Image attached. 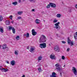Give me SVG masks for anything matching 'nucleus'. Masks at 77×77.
I'll return each mask as SVG.
<instances>
[{"mask_svg":"<svg viewBox=\"0 0 77 77\" xmlns=\"http://www.w3.org/2000/svg\"><path fill=\"white\" fill-rule=\"evenodd\" d=\"M46 42V37L44 35H42L40 37V38L39 42L42 43V42Z\"/></svg>","mask_w":77,"mask_h":77,"instance_id":"nucleus-1","label":"nucleus"},{"mask_svg":"<svg viewBox=\"0 0 77 77\" xmlns=\"http://www.w3.org/2000/svg\"><path fill=\"white\" fill-rule=\"evenodd\" d=\"M60 24V22H58L54 24V25L55 26L54 27L56 29H60V26L59 25V24Z\"/></svg>","mask_w":77,"mask_h":77,"instance_id":"nucleus-2","label":"nucleus"},{"mask_svg":"<svg viewBox=\"0 0 77 77\" xmlns=\"http://www.w3.org/2000/svg\"><path fill=\"white\" fill-rule=\"evenodd\" d=\"M40 47L41 48H44L46 47V44L44 43H41L40 44Z\"/></svg>","mask_w":77,"mask_h":77,"instance_id":"nucleus-3","label":"nucleus"},{"mask_svg":"<svg viewBox=\"0 0 77 77\" xmlns=\"http://www.w3.org/2000/svg\"><path fill=\"white\" fill-rule=\"evenodd\" d=\"M72 71L75 75H77V69L74 67H72Z\"/></svg>","mask_w":77,"mask_h":77,"instance_id":"nucleus-4","label":"nucleus"},{"mask_svg":"<svg viewBox=\"0 0 77 77\" xmlns=\"http://www.w3.org/2000/svg\"><path fill=\"white\" fill-rule=\"evenodd\" d=\"M54 50L55 51L59 52L60 49H59V46H58L57 45L55 46L54 48Z\"/></svg>","mask_w":77,"mask_h":77,"instance_id":"nucleus-5","label":"nucleus"},{"mask_svg":"<svg viewBox=\"0 0 77 77\" xmlns=\"http://www.w3.org/2000/svg\"><path fill=\"white\" fill-rule=\"evenodd\" d=\"M35 50V48L34 46H31L29 51L31 53H33Z\"/></svg>","mask_w":77,"mask_h":77,"instance_id":"nucleus-6","label":"nucleus"},{"mask_svg":"<svg viewBox=\"0 0 77 77\" xmlns=\"http://www.w3.org/2000/svg\"><path fill=\"white\" fill-rule=\"evenodd\" d=\"M49 5H50V6L52 8H55L56 7V5L53 3L51 2L49 3Z\"/></svg>","mask_w":77,"mask_h":77,"instance_id":"nucleus-7","label":"nucleus"},{"mask_svg":"<svg viewBox=\"0 0 77 77\" xmlns=\"http://www.w3.org/2000/svg\"><path fill=\"white\" fill-rule=\"evenodd\" d=\"M7 48H7V45L5 44H4L3 45H2V49H3V50H5V49H6Z\"/></svg>","mask_w":77,"mask_h":77,"instance_id":"nucleus-8","label":"nucleus"},{"mask_svg":"<svg viewBox=\"0 0 77 77\" xmlns=\"http://www.w3.org/2000/svg\"><path fill=\"white\" fill-rule=\"evenodd\" d=\"M10 63L12 66H14L15 64V62L14 60H12L11 62Z\"/></svg>","mask_w":77,"mask_h":77,"instance_id":"nucleus-9","label":"nucleus"},{"mask_svg":"<svg viewBox=\"0 0 77 77\" xmlns=\"http://www.w3.org/2000/svg\"><path fill=\"white\" fill-rule=\"evenodd\" d=\"M41 22V20L37 19L35 20V23L36 24H39Z\"/></svg>","mask_w":77,"mask_h":77,"instance_id":"nucleus-10","label":"nucleus"},{"mask_svg":"<svg viewBox=\"0 0 77 77\" xmlns=\"http://www.w3.org/2000/svg\"><path fill=\"white\" fill-rule=\"evenodd\" d=\"M50 57L51 59H54L55 57H54V55H51L50 56Z\"/></svg>","mask_w":77,"mask_h":77,"instance_id":"nucleus-11","label":"nucleus"},{"mask_svg":"<svg viewBox=\"0 0 77 77\" xmlns=\"http://www.w3.org/2000/svg\"><path fill=\"white\" fill-rule=\"evenodd\" d=\"M8 71V69L3 68V69L2 70V72H7Z\"/></svg>","mask_w":77,"mask_h":77,"instance_id":"nucleus-12","label":"nucleus"},{"mask_svg":"<svg viewBox=\"0 0 77 77\" xmlns=\"http://www.w3.org/2000/svg\"><path fill=\"white\" fill-rule=\"evenodd\" d=\"M13 29L14 27H13L12 26H9V30H12Z\"/></svg>","mask_w":77,"mask_h":77,"instance_id":"nucleus-13","label":"nucleus"},{"mask_svg":"<svg viewBox=\"0 0 77 77\" xmlns=\"http://www.w3.org/2000/svg\"><path fill=\"white\" fill-rule=\"evenodd\" d=\"M74 38L75 39H77V32L75 33Z\"/></svg>","mask_w":77,"mask_h":77,"instance_id":"nucleus-14","label":"nucleus"},{"mask_svg":"<svg viewBox=\"0 0 77 77\" xmlns=\"http://www.w3.org/2000/svg\"><path fill=\"white\" fill-rule=\"evenodd\" d=\"M19 52V51H15L14 52V54H15V55H16V56H17L18 54V53Z\"/></svg>","mask_w":77,"mask_h":77,"instance_id":"nucleus-15","label":"nucleus"},{"mask_svg":"<svg viewBox=\"0 0 77 77\" xmlns=\"http://www.w3.org/2000/svg\"><path fill=\"white\" fill-rule=\"evenodd\" d=\"M0 31L1 33H3V28L2 27H0Z\"/></svg>","mask_w":77,"mask_h":77,"instance_id":"nucleus-16","label":"nucleus"},{"mask_svg":"<svg viewBox=\"0 0 77 77\" xmlns=\"http://www.w3.org/2000/svg\"><path fill=\"white\" fill-rule=\"evenodd\" d=\"M37 33V32H32V35H33V36H35V35H36Z\"/></svg>","mask_w":77,"mask_h":77,"instance_id":"nucleus-17","label":"nucleus"},{"mask_svg":"<svg viewBox=\"0 0 77 77\" xmlns=\"http://www.w3.org/2000/svg\"><path fill=\"white\" fill-rule=\"evenodd\" d=\"M68 44H70V42H71V40L70 39H69V38L68 37Z\"/></svg>","mask_w":77,"mask_h":77,"instance_id":"nucleus-18","label":"nucleus"},{"mask_svg":"<svg viewBox=\"0 0 77 77\" xmlns=\"http://www.w3.org/2000/svg\"><path fill=\"white\" fill-rule=\"evenodd\" d=\"M12 4L13 5H14V6H16V5H17L18 4V2H13Z\"/></svg>","mask_w":77,"mask_h":77,"instance_id":"nucleus-19","label":"nucleus"},{"mask_svg":"<svg viewBox=\"0 0 77 77\" xmlns=\"http://www.w3.org/2000/svg\"><path fill=\"white\" fill-rule=\"evenodd\" d=\"M42 59V56H39L38 57V60H41Z\"/></svg>","mask_w":77,"mask_h":77,"instance_id":"nucleus-20","label":"nucleus"},{"mask_svg":"<svg viewBox=\"0 0 77 77\" xmlns=\"http://www.w3.org/2000/svg\"><path fill=\"white\" fill-rule=\"evenodd\" d=\"M5 24L7 25H9V21L8 20H6L5 22Z\"/></svg>","mask_w":77,"mask_h":77,"instance_id":"nucleus-21","label":"nucleus"},{"mask_svg":"<svg viewBox=\"0 0 77 77\" xmlns=\"http://www.w3.org/2000/svg\"><path fill=\"white\" fill-rule=\"evenodd\" d=\"M12 32L14 34V33H15V28H13V29H12Z\"/></svg>","mask_w":77,"mask_h":77,"instance_id":"nucleus-22","label":"nucleus"},{"mask_svg":"<svg viewBox=\"0 0 77 77\" xmlns=\"http://www.w3.org/2000/svg\"><path fill=\"white\" fill-rule=\"evenodd\" d=\"M16 39L17 40H18L20 39V36H17L16 37Z\"/></svg>","mask_w":77,"mask_h":77,"instance_id":"nucleus-23","label":"nucleus"},{"mask_svg":"<svg viewBox=\"0 0 77 77\" xmlns=\"http://www.w3.org/2000/svg\"><path fill=\"white\" fill-rule=\"evenodd\" d=\"M3 20V17H2V16H0V21H2Z\"/></svg>","mask_w":77,"mask_h":77,"instance_id":"nucleus-24","label":"nucleus"},{"mask_svg":"<svg viewBox=\"0 0 77 77\" xmlns=\"http://www.w3.org/2000/svg\"><path fill=\"white\" fill-rule=\"evenodd\" d=\"M60 14H57V17L58 18H60Z\"/></svg>","mask_w":77,"mask_h":77,"instance_id":"nucleus-25","label":"nucleus"},{"mask_svg":"<svg viewBox=\"0 0 77 77\" xmlns=\"http://www.w3.org/2000/svg\"><path fill=\"white\" fill-rule=\"evenodd\" d=\"M23 13L22 11H20V12H18L17 13V14H18L19 15H21Z\"/></svg>","mask_w":77,"mask_h":77,"instance_id":"nucleus-26","label":"nucleus"},{"mask_svg":"<svg viewBox=\"0 0 77 77\" xmlns=\"http://www.w3.org/2000/svg\"><path fill=\"white\" fill-rule=\"evenodd\" d=\"M26 36L27 38H29V33H27Z\"/></svg>","mask_w":77,"mask_h":77,"instance_id":"nucleus-27","label":"nucleus"},{"mask_svg":"<svg viewBox=\"0 0 77 77\" xmlns=\"http://www.w3.org/2000/svg\"><path fill=\"white\" fill-rule=\"evenodd\" d=\"M50 5H48L47 6L46 8H47V9H48L49 8H50Z\"/></svg>","mask_w":77,"mask_h":77,"instance_id":"nucleus-28","label":"nucleus"},{"mask_svg":"<svg viewBox=\"0 0 77 77\" xmlns=\"http://www.w3.org/2000/svg\"><path fill=\"white\" fill-rule=\"evenodd\" d=\"M55 66L56 67H59V63H57L55 65Z\"/></svg>","mask_w":77,"mask_h":77,"instance_id":"nucleus-29","label":"nucleus"},{"mask_svg":"<svg viewBox=\"0 0 77 77\" xmlns=\"http://www.w3.org/2000/svg\"><path fill=\"white\" fill-rule=\"evenodd\" d=\"M56 69H57L59 71H60V69H60V67H56Z\"/></svg>","mask_w":77,"mask_h":77,"instance_id":"nucleus-30","label":"nucleus"},{"mask_svg":"<svg viewBox=\"0 0 77 77\" xmlns=\"http://www.w3.org/2000/svg\"><path fill=\"white\" fill-rule=\"evenodd\" d=\"M62 58L63 60H65V56H62Z\"/></svg>","mask_w":77,"mask_h":77,"instance_id":"nucleus-31","label":"nucleus"},{"mask_svg":"<svg viewBox=\"0 0 77 77\" xmlns=\"http://www.w3.org/2000/svg\"><path fill=\"white\" fill-rule=\"evenodd\" d=\"M22 19V18H21V17L19 16V17H18L17 19V20H20Z\"/></svg>","mask_w":77,"mask_h":77,"instance_id":"nucleus-32","label":"nucleus"},{"mask_svg":"<svg viewBox=\"0 0 77 77\" xmlns=\"http://www.w3.org/2000/svg\"><path fill=\"white\" fill-rule=\"evenodd\" d=\"M57 20H54L53 21V23H57Z\"/></svg>","mask_w":77,"mask_h":77,"instance_id":"nucleus-33","label":"nucleus"},{"mask_svg":"<svg viewBox=\"0 0 77 77\" xmlns=\"http://www.w3.org/2000/svg\"><path fill=\"white\" fill-rule=\"evenodd\" d=\"M70 45H73L74 44H73V42H71L70 43Z\"/></svg>","mask_w":77,"mask_h":77,"instance_id":"nucleus-34","label":"nucleus"},{"mask_svg":"<svg viewBox=\"0 0 77 77\" xmlns=\"http://www.w3.org/2000/svg\"><path fill=\"white\" fill-rule=\"evenodd\" d=\"M10 18L11 19V20L12 19V16L11 15L10 16Z\"/></svg>","mask_w":77,"mask_h":77,"instance_id":"nucleus-35","label":"nucleus"},{"mask_svg":"<svg viewBox=\"0 0 77 77\" xmlns=\"http://www.w3.org/2000/svg\"><path fill=\"white\" fill-rule=\"evenodd\" d=\"M3 68L2 67V66H0V69L2 71V69H3Z\"/></svg>","mask_w":77,"mask_h":77,"instance_id":"nucleus-36","label":"nucleus"},{"mask_svg":"<svg viewBox=\"0 0 77 77\" xmlns=\"http://www.w3.org/2000/svg\"><path fill=\"white\" fill-rule=\"evenodd\" d=\"M38 70L39 71H41V69L40 68H38Z\"/></svg>","mask_w":77,"mask_h":77,"instance_id":"nucleus-37","label":"nucleus"},{"mask_svg":"<svg viewBox=\"0 0 77 77\" xmlns=\"http://www.w3.org/2000/svg\"><path fill=\"white\" fill-rule=\"evenodd\" d=\"M70 50V49L69 48H68L67 49V51H69Z\"/></svg>","mask_w":77,"mask_h":77,"instance_id":"nucleus-38","label":"nucleus"},{"mask_svg":"<svg viewBox=\"0 0 77 77\" xmlns=\"http://www.w3.org/2000/svg\"><path fill=\"white\" fill-rule=\"evenodd\" d=\"M35 0H29L30 2H33Z\"/></svg>","mask_w":77,"mask_h":77,"instance_id":"nucleus-39","label":"nucleus"},{"mask_svg":"<svg viewBox=\"0 0 77 77\" xmlns=\"http://www.w3.org/2000/svg\"><path fill=\"white\" fill-rule=\"evenodd\" d=\"M6 62L7 63H8V64H9V62L8 61H6Z\"/></svg>","mask_w":77,"mask_h":77,"instance_id":"nucleus-40","label":"nucleus"},{"mask_svg":"<svg viewBox=\"0 0 77 77\" xmlns=\"http://www.w3.org/2000/svg\"><path fill=\"white\" fill-rule=\"evenodd\" d=\"M62 43H63V44H65V42L64 41H62Z\"/></svg>","mask_w":77,"mask_h":77,"instance_id":"nucleus-41","label":"nucleus"},{"mask_svg":"<svg viewBox=\"0 0 77 77\" xmlns=\"http://www.w3.org/2000/svg\"><path fill=\"white\" fill-rule=\"evenodd\" d=\"M32 11L33 12H34V11H35V9H32Z\"/></svg>","mask_w":77,"mask_h":77,"instance_id":"nucleus-42","label":"nucleus"},{"mask_svg":"<svg viewBox=\"0 0 77 77\" xmlns=\"http://www.w3.org/2000/svg\"><path fill=\"white\" fill-rule=\"evenodd\" d=\"M32 32H35V30L34 29H33L32 30Z\"/></svg>","mask_w":77,"mask_h":77,"instance_id":"nucleus-43","label":"nucleus"},{"mask_svg":"<svg viewBox=\"0 0 77 77\" xmlns=\"http://www.w3.org/2000/svg\"><path fill=\"white\" fill-rule=\"evenodd\" d=\"M19 3H21V0H19Z\"/></svg>","mask_w":77,"mask_h":77,"instance_id":"nucleus-44","label":"nucleus"},{"mask_svg":"<svg viewBox=\"0 0 77 77\" xmlns=\"http://www.w3.org/2000/svg\"><path fill=\"white\" fill-rule=\"evenodd\" d=\"M75 7L76 8H77V5H75Z\"/></svg>","mask_w":77,"mask_h":77,"instance_id":"nucleus-45","label":"nucleus"},{"mask_svg":"<svg viewBox=\"0 0 77 77\" xmlns=\"http://www.w3.org/2000/svg\"><path fill=\"white\" fill-rule=\"evenodd\" d=\"M11 23L13 24L14 23V20H13L12 21H11Z\"/></svg>","mask_w":77,"mask_h":77,"instance_id":"nucleus-46","label":"nucleus"},{"mask_svg":"<svg viewBox=\"0 0 77 77\" xmlns=\"http://www.w3.org/2000/svg\"><path fill=\"white\" fill-rule=\"evenodd\" d=\"M27 49H28V50L29 49V47H27Z\"/></svg>","mask_w":77,"mask_h":77,"instance_id":"nucleus-47","label":"nucleus"},{"mask_svg":"<svg viewBox=\"0 0 77 77\" xmlns=\"http://www.w3.org/2000/svg\"><path fill=\"white\" fill-rule=\"evenodd\" d=\"M22 77H25V75H23Z\"/></svg>","mask_w":77,"mask_h":77,"instance_id":"nucleus-48","label":"nucleus"},{"mask_svg":"<svg viewBox=\"0 0 77 77\" xmlns=\"http://www.w3.org/2000/svg\"><path fill=\"white\" fill-rule=\"evenodd\" d=\"M23 36H26V34H24Z\"/></svg>","mask_w":77,"mask_h":77,"instance_id":"nucleus-49","label":"nucleus"},{"mask_svg":"<svg viewBox=\"0 0 77 77\" xmlns=\"http://www.w3.org/2000/svg\"><path fill=\"white\" fill-rule=\"evenodd\" d=\"M60 74L61 75H62V73L60 72Z\"/></svg>","mask_w":77,"mask_h":77,"instance_id":"nucleus-50","label":"nucleus"},{"mask_svg":"<svg viewBox=\"0 0 77 77\" xmlns=\"http://www.w3.org/2000/svg\"><path fill=\"white\" fill-rule=\"evenodd\" d=\"M42 14H43L44 13V12H42Z\"/></svg>","mask_w":77,"mask_h":77,"instance_id":"nucleus-51","label":"nucleus"},{"mask_svg":"<svg viewBox=\"0 0 77 77\" xmlns=\"http://www.w3.org/2000/svg\"><path fill=\"white\" fill-rule=\"evenodd\" d=\"M65 65H64V66H63L64 67H65Z\"/></svg>","mask_w":77,"mask_h":77,"instance_id":"nucleus-52","label":"nucleus"},{"mask_svg":"<svg viewBox=\"0 0 77 77\" xmlns=\"http://www.w3.org/2000/svg\"><path fill=\"white\" fill-rule=\"evenodd\" d=\"M60 60H59V62H60Z\"/></svg>","mask_w":77,"mask_h":77,"instance_id":"nucleus-53","label":"nucleus"},{"mask_svg":"<svg viewBox=\"0 0 77 77\" xmlns=\"http://www.w3.org/2000/svg\"><path fill=\"white\" fill-rule=\"evenodd\" d=\"M69 12H71V11H69Z\"/></svg>","mask_w":77,"mask_h":77,"instance_id":"nucleus-54","label":"nucleus"}]
</instances>
